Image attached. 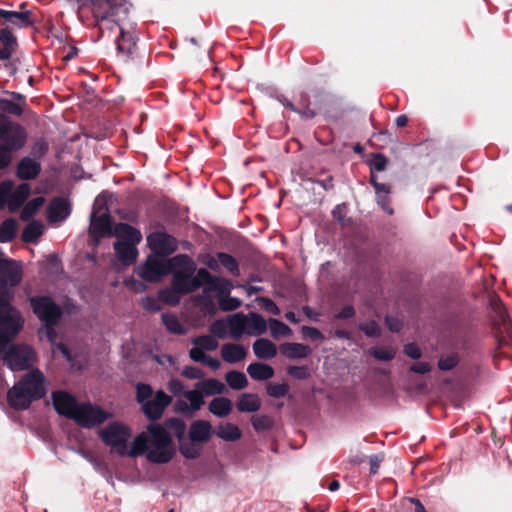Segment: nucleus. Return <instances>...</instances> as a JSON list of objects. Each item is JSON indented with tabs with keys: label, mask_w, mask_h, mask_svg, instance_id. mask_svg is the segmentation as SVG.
Wrapping results in <instances>:
<instances>
[{
	"label": "nucleus",
	"mask_w": 512,
	"mask_h": 512,
	"mask_svg": "<svg viewBox=\"0 0 512 512\" xmlns=\"http://www.w3.org/2000/svg\"><path fill=\"white\" fill-rule=\"evenodd\" d=\"M232 289V283L230 280L224 277L215 276L213 281L205 290L208 292H217L220 295H229Z\"/></svg>",
	"instance_id": "obj_42"
},
{
	"label": "nucleus",
	"mask_w": 512,
	"mask_h": 512,
	"mask_svg": "<svg viewBox=\"0 0 512 512\" xmlns=\"http://www.w3.org/2000/svg\"><path fill=\"white\" fill-rule=\"evenodd\" d=\"M210 333L214 337L225 339L227 337V324L221 319L215 320L210 326Z\"/></svg>",
	"instance_id": "obj_57"
},
{
	"label": "nucleus",
	"mask_w": 512,
	"mask_h": 512,
	"mask_svg": "<svg viewBox=\"0 0 512 512\" xmlns=\"http://www.w3.org/2000/svg\"><path fill=\"white\" fill-rule=\"evenodd\" d=\"M230 335L233 339L238 340L244 334L248 326V316L243 313H236L228 317Z\"/></svg>",
	"instance_id": "obj_28"
},
{
	"label": "nucleus",
	"mask_w": 512,
	"mask_h": 512,
	"mask_svg": "<svg viewBox=\"0 0 512 512\" xmlns=\"http://www.w3.org/2000/svg\"><path fill=\"white\" fill-rule=\"evenodd\" d=\"M167 431L170 430L172 434L177 438L178 441V449L181 453V447L183 444H186V423L178 418V417H169L165 419L164 424L162 425Z\"/></svg>",
	"instance_id": "obj_23"
},
{
	"label": "nucleus",
	"mask_w": 512,
	"mask_h": 512,
	"mask_svg": "<svg viewBox=\"0 0 512 512\" xmlns=\"http://www.w3.org/2000/svg\"><path fill=\"white\" fill-rule=\"evenodd\" d=\"M302 334L305 338H308L312 341H322L324 339L323 334L319 329L311 326H302L301 328Z\"/></svg>",
	"instance_id": "obj_63"
},
{
	"label": "nucleus",
	"mask_w": 512,
	"mask_h": 512,
	"mask_svg": "<svg viewBox=\"0 0 512 512\" xmlns=\"http://www.w3.org/2000/svg\"><path fill=\"white\" fill-rule=\"evenodd\" d=\"M45 203V198L42 196H38L30 200L26 205L23 207L20 218L23 221L30 220L42 207V205Z\"/></svg>",
	"instance_id": "obj_41"
},
{
	"label": "nucleus",
	"mask_w": 512,
	"mask_h": 512,
	"mask_svg": "<svg viewBox=\"0 0 512 512\" xmlns=\"http://www.w3.org/2000/svg\"><path fill=\"white\" fill-rule=\"evenodd\" d=\"M141 306L148 312H158L161 309L159 301L153 296H145L141 299Z\"/></svg>",
	"instance_id": "obj_61"
},
{
	"label": "nucleus",
	"mask_w": 512,
	"mask_h": 512,
	"mask_svg": "<svg viewBox=\"0 0 512 512\" xmlns=\"http://www.w3.org/2000/svg\"><path fill=\"white\" fill-rule=\"evenodd\" d=\"M261 407V400L257 394L242 393L236 402V408L239 412H256Z\"/></svg>",
	"instance_id": "obj_27"
},
{
	"label": "nucleus",
	"mask_w": 512,
	"mask_h": 512,
	"mask_svg": "<svg viewBox=\"0 0 512 512\" xmlns=\"http://www.w3.org/2000/svg\"><path fill=\"white\" fill-rule=\"evenodd\" d=\"M48 148L49 146L47 141L43 138H40L33 144L31 148V155L35 159H40L47 153Z\"/></svg>",
	"instance_id": "obj_59"
},
{
	"label": "nucleus",
	"mask_w": 512,
	"mask_h": 512,
	"mask_svg": "<svg viewBox=\"0 0 512 512\" xmlns=\"http://www.w3.org/2000/svg\"><path fill=\"white\" fill-rule=\"evenodd\" d=\"M225 380L228 386L233 390L245 389L249 382L246 375L243 372L237 370H231L226 373Z\"/></svg>",
	"instance_id": "obj_34"
},
{
	"label": "nucleus",
	"mask_w": 512,
	"mask_h": 512,
	"mask_svg": "<svg viewBox=\"0 0 512 512\" xmlns=\"http://www.w3.org/2000/svg\"><path fill=\"white\" fill-rule=\"evenodd\" d=\"M0 110L14 116H21L23 114V108L18 103L6 98H0Z\"/></svg>",
	"instance_id": "obj_50"
},
{
	"label": "nucleus",
	"mask_w": 512,
	"mask_h": 512,
	"mask_svg": "<svg viewBox=\"0 0 512 512\" xmlns=\"http://www.w3.org/2000/svg\"><path fill=\"white\" fill-rule=\"evenodd\" d=\"M299 104H300L301 108H298V114L302 118L313 119L318 114L316 109L311 108L310 98L306 92L300 93Z\"/></svg>",
	"instance_id": "obj_44"
},
{
	"label": "nucleus",
	"mask_w": 512,
	"mask_h": 512,
	"mask_svg": "<svg viewBox=\"0 0 512 512\" xmlns=\"http://www.w3.org/2000/svg\"><path fill=\"white\" fill-rule=\"evenodd\" d=\"M111 195L108 192L100 193L94 200L93 211L95 214H101V212H109L108 199Z\"/></svg>",
	"instance_id": "obj_52"
},
{
	"label": "nucleus",
	"mask_w": 512,
	"mask_h": 512,
	"mask_svg": "<svg viewBox=\"0 0 512 512\" xmlns=\"http://www.w3.org/2000/svg\"><path fill=\"white\" fill-rule=\"evenodd\" d=\"M248 316L250 318V321L248 320V325L252 328V331H246L247 334L254 336L264 334L267 330V321L265 318L256 312H250Z\"/></svg>",
	"instance_id": "obj_35"
},
{
	"label": "nucleus",
	"mask_w": 512,
	"mask_h": 512,
	"mask_svg": "<svg viewBox=\"0 0 512 512\" xmlns=\"http://www.w3.org/2000/svg\"><path fill=\"white\" fill-rule=\"evenodd\" d=\"M191 342L193 345L200 347L203 351H214L218 348V342L210 335L194 337Z\"/></svg>",
	"instance_id": "obj_48"
},
{
	"label": "nucleus",
	"mask_w": 512,
	"mask_h": 512,
	"mask_svg": "<svg viewBox=\"0 0 512 512\" xmlns=\"http://www.w3.org/2000/svg\"><path fill=\"white\" fill-rule=\"evenodd\" d=\"M146 453L147 460L156 464L170 462L175 453V445L170 433L160 424H149L147 432L138 434L129 451L130 457Z\"/></svg>",
	"instance_id": "obj_1"
},
{
	"label": "nucleus",
	"mask_w": 512,
	"mask_h": 512,
	"mask_svg": "<svg viewBox=\"0 0 512 512\" xmlns=\"http://www.w3.org/2000/svg\"><path fill=\"white\" fill-rule=\"evenodd\" d=\"M147 245L157 256L167 257L178 249L177 239L166 232H152L147 236Z\"/></svg>",
	"instance_id": "obj_11"
},
{
	"label": "nucleus",
	"mask_w": 512,
	"mask_h": 512,
	"mask_svg": "<svg viewBox=\"0 0 512 512\" xmlns=\"http://www.w3.org/2000/svg\"><path fill=\"white\" fill-rule=\"evenodd\" d=\"M458 362L459 358L458 355L455 353L446 356H441L438 361V368L441 371H450L457 366Z\"/></svg>",
	"instance_id": "obj_53"
},
{
	"label": "nucleus",
	"mask_w": 512,
	"mask_h": 512,
	"mask_svg": "<svg viewBox=\"0 0 512 512\" xmlns=\"http://www.w3.org/2000/svg\"><path fill=\"white\" fill-rule=\"evenodd\" d=\"M232 401L227 397H216L210 401L208 410L219 418H224L232 411Z\"/></svg>",
	"instance_id": "obj_30"
},
{
	"label": "nucleus",
	"mask_w": 512,
	"mask_h": 512,
	"mask_svg": "<svg viewBox=\"0 0 512 512\" xmlns=\"http://www.w3.org/2000/svg\"><path fill=\"white\" fill-rule=\"evenodd\" d=\"M346 212L347 206L345 203L336 205L332 210L333 218L338 221L339 224L344 226L346 224Z\"/></svg>",
	"instance_id": "obj_64"
},
{
	"label": "nucleus",
	"mask_w": 512,
	"mask_h": 512,
	"mask_svg": "<svg viewBox=\"0 0 512 512\" xmlns=\"http://www.w3.org/2000/svg\"><path fill=\"white\" fill-rule=\"evenodd\" d=\"M137 41L138 37L133 30L120 28V35L115 40L118 53L130 56L136 48Z\"/></svg>",
	"instance_id": "obj_19"
},
{
	"label": "nucleus",
	"mask_w": 512,
	"mask_h": 512,
	"mask_svg": "<svg viewBox=\"0 0 512 512\" xmlns=\"http://www.w3.org/2000/svg\"><path fill=\"white\" fill-rule=\"evenodd\" d=\"M257 300H258L259 304L261 305V307L268 313L273 314V315L280 314V310H279L278 306L270 298L259 297Z\"/></svg>",
	"instance_id": "obj_62"
},
{
	"label": "nucleus",
	"mask_w": 512,
	"mask_h": 512,
	"mask_svg": "<svg viewBox=\"0 0 512 512\" xmlns=\"http://www.w3.org/2000/svg\"><path fill=\"white\" fill-rule=\"evenodd\" d=\"M26 7L25 3L20 5L22 11H14L11 24L18 28L30 27L34 25V20L31 19L32 11L23 10Z\"/></svg>",
	"instance_id": "obj_40"
},
{
	"label": "nucleus",
	"mask_w": 512,
	"mask_h": 512,
	"mask_svg": "<svg viewBox=\"0 0 512 512\" xmlns=\"http://www.w3.org/2000/svg\"><path fill=\"white\" fill-rule=\"evenodd\" d=\"M30 192V185L27 183H21L11 194V199L9 200L10 212L17 211L25 203Z\"/></svg>",
	"instance_id": "obj_29"
},
{
	"label": "nucleus",
	"mask_w": 512,
	"mask_h": 512,
	"mask_svg": "<svg viewBox=\"0 0 512 512\" xmlns=\"http://www.w3.org/2000/svg\"><path fill=\"white\" fill-rule=\"evenodd\" d=\"M195 388L202 390L205 395L221 394L225 390L224 384L214 378L197 382Z\"/></svg>",
	"instance_id": "obj_36"
},
{
	"label": "nucleus",
	"mask_w": 512,
	"mask_h": 512,
	"mask_svg": "<svg viewBox=\"0 0 512 512\" xmlns=\"http://www.w3.org/2000/svg\"><path fill=\"white\" fill-rule=\"evenodd\" d=\"M27 136L23 126L13 122L7 115L0 112V146L17 152L25 146Z\"/></svg>",
	"instance_id": "obj_6"
},
{
	"label": "nucleus",
	"mask_w": 512,
	"mask_h": 512,
	"mask_svg": "<svg viewBox=\"0 0 512 512\" xmlns=\"http://www.w3.org/2000/svg\"><path fill=\"white\" fill-rule=\"evenodd\" d=\"M168 258L157 255H149L144 264L138 268V275L145 281L155 283L168 275Z\"/></svg>",
	"instance_id": "obj_10"
},
{
	"label": "nucleus",
	"mask_w": 512,
	"mask_h": 512,
	"mask_svg": "<svg viewBox=\"0 0 512 512\" xmlns=\"http://www.w3.org/2000/svg\"><path fill=\"white\" fill-rule=\"evenodd\" d=\"M388 159L382 153L373 154V159L369 162L370 172H382L387 168Z\"/></svg>",
	"instance_id": "obj_51"
},
{
	"label": "nucleus",
	"mask_w": 512,
	"mask_h": 512,
	"mask_svg": "<svg viewBox=\"0 0 512 512\" xmlns=\"http://www.w3.org/2000/svg\"><path fill=\"white\" fill-rule=\"evenodd\" d=\"M161 318L164 326L170 333L175 335H184L186 333L185 327L174 314L163 313Z\"/></svg>",
	"instance_id": "obj_39"
},
{
	"label": "nucleus",
	"mask_w": 512,
	"mask_h": 512,
	"mask_svg": "<svg viewBox=\"0 0 512 512\" xmlns=\"http://www.w3.org/2000/svg\"><path fill=\"white\" fill-rule=\"evenodd\" d=\"M213 435V428L207 420H195L188 430L186 444L181 447V455L185 459L195 460L202 453V445L208 443Z\"/></svg>",
	"instance_id": "obj_4"
},
{
	"label": "nucleus",
	"mask_w": 512,
	"mask_h": 512,
	"mask_svg": "<svg viewBox=\"0 0 512 512\" xmlns=\"http://www.w3.org/2000/svg\"><path fill=\"white\" fill-rule=\"evenodd\" d=\"M247 353V349L241 344L226 343L221 347L222 359L230 364L242 361L247 356Z\"/></svg>",
	"instance_id": "obj_22"
},
{
	"label": "nucleus",
	"mask_w": 512,
	"mask_h": 512,
	"mask_svg": "<svg viewBox=\"0 0 512 512\" xmlns=\"http://www.w3.org/2000/svg\"><path fill=\"white\" fill-rule=\"evenodd\" d=\"M110 417L111 414L101 407L87 402L79 405L72 420L79 426L90 429L104 423Z\"/></svg>",
	"instance_id": "obj_9"
},
{
	"label": "nucleus",
	"mask_w": 512,
	"mask_h": 512,
	"mask_svg": "<svg viewBox=\"0 0 512 512\" xmlns=\"http://www.w3.org/2000/svg\"><path fill=\"white\" fill-rule=\"evenodd\" d=\"M43 234V224L34 220L30 222L22 231L21 240L24 243H35Z\"/></svg>",
	"instance_id": "obj_33"
},
{
	"label": "nucleus",
	"mask_w": 512,
	"mask_h": 512,
	"mask_svg": "<svg viewBox=\"0 0 512 512\" xmlns=\"http://www.w3.org/2000/svg\"><path fill=\"white\" fill-rule=\"evenodd\" d=\"M189 293H186V291L176 289L175 286H172L170 288H164L159 291L158 297L159 300L163 303L170 305V306H176L180 303L181 297L184 295H188Z\"/></svg>",
	"instance_id": "obj_32"
},
{
	"label": "nucleus",
	"mask_w": 512,
	"mask_h": 512,
	"mask_svg": "<svg viewBox=\"0 0 512 512\" xmlns=\"http://www.w3.org/2000/svg\"><path fill=\"white\" fill-rule=\"evenodd\" d=\"M153 395V389L149 384L138 383L136 385V400L138 403L143 404L149 400Z\"/></svg>",
	"instance_id": "obj_54"
},
{
	"label": "nucleus",
	"mask_w": 512,
	"mask_h": 512,
	"mask_svg": "<svg viewBox=\"0 0 512 512\" xmlns=\"http://www.w3.org/2000/svg\"><path fill=\"white\" fill-rule=\"evenodd\" d=\"M112 218L110 212L101 214L91 213L90 216V234L95 238L112 237Z\"/></svg>",
	"instance_id": "obj_14"
},
{
	"label": "nucleus",
	"mask_w": 512,
	"mask_h": 512,
	"mask_svg": "<svg viewBox=\"0 0 512 512\" xmlns=\"http://www.w3.org/2000/svg\"><path fill=\"white\" fill-rule=\"evenodd\" d=\"M215 434L218 438L228 442L237 441L242 436L241 430L235 424L229 422L218 425Z\"/></svg>",
	"instance_id": "obj_31"
},
{
	"label": "nucleus",
	"mask_w": 512,
	"mask_h": 512,
	"mask_svg": "<svg viewBox=\"0 0 512 512\" xmlns=\"http://www.w3.org/2000/svg\"><path fill=\"white\" fill-rule=\"evenodd\" d=\"M171 402L172 397L163 390H159L152 399L142 404V411L149 420L156 421L162 417L165 408L169 406Z\"/></svg>",
	"instance_id": "obj_12"
},
{
	"label": "nucleus",
	"mask_w": 512,
	"mask_h": 512,
	"mask_svg": "<svg viewBox=\"0 0 512 512\" xmlns=\"http://www.w3.org/2000/svg\"><path fill=\"white\" fill-rule=\"evenodd\" d=\"M287 373L297 380H306L310 377L307 366H288Z\"/></svg>",
	"instance_id": "obj_58"
},
{
	"label": "nucleus",
	"mask_w": 512,
	"mask_h": 512,
	"mask_svg": "<svg viewBox=\"0 0 512 512\" xmlns=\"http://www.w3.org/2000/svg\"><path fill=\"white\" fill-rule=\"evenodd\" d=\"M290 387L286 382L283 383H272L269 382L266 384V392L270 397L273 398H282L289 396Z\"/></svg>",
	"instance_id": "obj_47"
},
{
	"label": "nucleus",
	"mask_w": 512,
	"mask_h": 512,
	"mask_svg": "<svg viewBox=\"0 0 512 512\" xmlns=\"http://www.w3.org/2000/svg\"><path fill=\"white\" fill-rule=\"evenodd\" d=\"M219 301V306L222 311H233L239 308L242 304L241 300L236 297H231L229 295H225Z\"/></svg>",
	"instance_id": "obj_56"
},
{
	"label": "nucleus",
	"mask_w": 512,
	"mask_h": 512,
	"mask_svg": "<svg viewBox=\"0 0 512 512\" xmlns=\"http://www.w3.org/2000/svg\"><path fill=\"white\" fill-rule=\"evenodd\" d=\"M33 313L43 324L57 325L62 317L61 307L49 296H34L29 299Z\"/></svg>",
	"instance_id": "obj_8"
},
{
	"label": "nucleus",
	"mask_w": 512,
	"mask_h": 512,
	"mask_svg": "<svg viewBox=\"0 0 512 512\" xmlns=\"http://www.w3.org/2000/svg\"><path fill=\"white\" fill-rule=\"evenodd\" d=\"M216 256L220 265L223 266L232 276L238 277L240 275L239 263L234 256L226 252H218Z\"/></svg>",
	"instance_id": "obj_37"
},
{
	"label": "nucleus",
	"mask_w": 512,
	"mask_h": 512,
	"mask_svg": "<svg viewBox=\"0 0 512 512\" xmlns=\"http://www.w3.org/2000/svg\"><path fill=\"white\" fill-rule=\"evenodd\" d=\"M47 388L44 374L36 369L26 373L7 392L10 407L22 411L29 408L31 403L46 395Z\"/></svg>",
	"instance_id": "obj_2"
},
{
	"label": "nucleus",
	"mask_w": 512,
	"mask_h": 512,
	"mask_svg": "<svg viewBox=\"0 0 512 512\" xmlns=\"http://www.w3.org/2000/svg\"><path fill=\"white\" fill-rule=\"evenodd\" d=\"M17 222L14 218H8L0 224V243L11 242L16 236Z\"/></svg>",
	"instance_id": "obj_38"
},
{
	"label": "nucleus",
	"mask_w": 512,
	"mask_h": 512,
	"mask_svg": "<svg viewBox=\"0 0 512 512\" xmlns=\"http://www.w3.org/2000/svg\"><path fill=\"white\" fill-rule=\"evenodd\" d=\"M53 407L59 415L73 419L77 408L80 404L77 403L75 397L65 391H55L52 393Z\"/></svg>",
	"instance_id": "obj_13"
},
{
	"label": "nucleus",
	"mask_w": 512,
	"mask_h": 512,
	"mask_svg": "<svg viewBox=\"0 0 512 512\" xmlns=\"http://www.w3.org/2000/svg\"><path fill=\"white\" fill-rule=\"evenodd\" d=\"M136 245L137 244L121 242V241H116L113 244L115 253H116L119 261L123 265L130 266L137 260L138 249H137Z\"/></svg>",
	"instance_id": "obj_18"
},
{
	"label": "nucleus",
	"mask_w": 512,
	"mask_h": 512,
	"mask_svg": "<svg viewBox=\"0 0 512 512\" xmlns=\"http://www.w3.org/2000/svg\"><path fill=\"white\" fill-rule=\"evenodd\" d=\"M251 424L258 433L269 431L274 426V420L269 415H254L251 418Z\"/></svg>",
	"instance_id": "obj_46"
},
{
	"label": "nucleus",
	"mask_w": 512,
	"mask_h": 512,
	"mask_svg": "<svg viewBox=\"0 0 512 512\" xmlns=\"http://www.w3.org/2000/svg\"><path fill=\"white\" fill-rule=\"evenodd\" d=\"M167 271L172 275L171 285L176 289L193 293L199 289V282L195 279L196 263L187 254H177L168 258Z\"/></svg>",
	"instance_id": "obj_3"
},
{
	"label": "nucleus",
	"mask_w": 512,
	"mask_h": 512,
	"mask_svg": "<svg viewBox=\"0 0 512 512\" xmlns=\"http://www.w3.org/2000/svg\"><path fill=\"white\" fill-rule=\"evenodd\" d=\"M113 236L121 239V242L139 244L142 241L141 232L128 223H117L114 227Z\"/></svg>",
	"instance_id": "obj_20"
},
{
	"label": "nucleus",
	"mask_w": 512,
	"mask_h": 512,
	"mask_svg": "<svg viewBox=\"0 0 512 512\" xmlns=\"http://www.w3.org/2000/svg\"><path fill=\"white\" fill-rule=\"evenodd\" d=\"M91 3L92 6L97 9L101 8L102 3L107 5L106 11L100 12L97 10L94 12V16L100 20H106L119 13L127 14L131 6L128 0H91Z\"/></svg>",
	"instance_id": "obj_15"
},
{
	"label": "nucleus",
	"mask_w": 512,
	"mask_h": 512,
	"mask_svg": "<svg viewBox=\"0 0 512 512\" xmlns=\"http://www.w3.org/2000/svg\"><path fill=\"white\" fill-rule=\"evenodd\" d=\"M253 352L259 359H272L277 354V347L269 339L259 338L253 343Z\"/></svg>",
	"instance_id": "obj_26"
},
{
	"label": "nucleus",
	"mask_w": 512,
	"mask_h": 512,
	"mask_svg": "<svg viewBox=\"0 0 512 512\" xmlns=\"http://www.w3.org/2000/svg\"><path fill=\"white\" fill-rule=\"evenodd\" d=\"M215 276H213L206 268H196L195 279L200 283L199 289L205 285L208 287L210 283L213 281Z\"/></svg>",
	"instance_id": "obj_60"
},
{
	"label": "nucleus",
	"mask_w": 512,
	"mask_h": 512,
	"mask_svg": "<svg viewBox=\"0 0 512 512\" xmlns=\"http://www.w3.org/2000/svg\"><path fill=\"white\" fill-rule=\"evenodd\" d=\"M41 173L40 162L32 159L31 157H23L16 168V176L20 180H33L36 179Z\"/></svg>",
	"instance_id": "obj_17"
},
{
	"label": "nucleus",
	"mask_w": 512,
	"mask_h": 512,
	"mask_svg": "<svg viewBox=\"0 0 512 512\" xmlns=\"http://www.w3.org/2000/svg\"><path fill=\"white\" fill-rule=\"evenodd\" d=\"M247 373L255 381H265L275 374L274 368L264 362H253L248 365Z\"/></svg>",
	"instance_id": "obj_25"
},
{
	"label": "nucleus",
	"mask_w": 512,
	"mask_h": 512,
	"mask_svg": "<svg viewBox=\"0 0 512 512\" xmlns=\"http://www.w3.org/2000/svg\"><path fill=\"white\" fill-rule=\"evenodd\" d=\"M17 47V39L9 28L0 29V60H9Z\"/></svg>",
	"instance_id": "obj_21"
},
{
	"label": "nucleus",
	"mask_w": 512,
	"mask_h": 512,
	"mask_svg": "<svg viewBox=\"0 0 512 512\" xmlns=\"http://www.w3.org/2000/svg\"><path fill=\"white\" fill-rule=\"evenodd\" d=\"M203 395L204 393L202 390L198 388L185 392V398L190 402V408L192 412L199 410L204 404Z\"/></svg>",
	"instance_id": "obj_49"
},
{
	"label": "nucleus",
	"mask_w": 512,
	"mask_h": 512,
	"mask_svg": "<svg viewBox=\"0 0 512 512\" xmlns=\"http://www.w3.org/2000/svg\"><path fill=\"white\" fill-rule=\"evenodd\" d=\"M268 322L271 336L273 338L277 339L279 337H290L292 335L291 328L284 322L275 318H270Z\"/></svg>",
	"instance_id": "obj_43"
},
{
	"label": "nucleus",
	"mask_w": 512,
	"mask_h": 512,
	"mask_svg": "<svg viewBox=\"0 0 512 512\" xmlns=\"http://www.w3.org/2000/svg\"><path fill=\"white\" fill-rule=\"evenodd\" d=\"M369 354L379 361H391L396 356V349L392 346H375L370 348Z\"/></svg>",
	"instance_id": "obj_45"
},
{
	"label": "nucleus",
	"mask_w": 512,
	"mask_h": 512,
	"mask_svg": "<svg viewBox=\"0 0 512 512\" xmlns=\"http://www.w3.org/2000/svg\"><path fill=\"white\" fill-rule=\"evenodd\" d=\"M131 436V431L128 426L121 422L114 421L109 423L99 433L102 442L111 447V451L120 456H129L127 447L128 439Z\"/></svg>",
	"instance_id": "obj_5"
},
{
	"label": "nucleus",
	"mask_w": 512,
	"mask_h": 512,
	"mask_svg": "<svg viewBox=\"0 0 512 512\" xmlns=\"http://www.w3.org/2000/svg\"><path fill=\"white\" fill-rule=\"evenodd\" d=\"M359 329L368 337H379L381 335L380 327L374 320L361 323Z\"/></svg>",
	"instance_id": "obj_55"
},
{
	"label": "nucleus",
	"mask_w": 512,
	"mask_h": 512,
	"mask_svg": "<svg viewBox=\"0 0 512 512\" xmlns=\"http://www.w3.org/2000/svg\"><path fill=\"white\" fill-rule=\"evenodd\" d=\"M9 341L0 352V359L12 371H23L33 366L36 360V353L32 347L26 344L13 345L8 351H5Z\"/></svg>",
	"instance_id": "obj_7"
},
{
	"label": "nucleus",
	"mask_w": 512,
	"mask_h": 512,
	"mask_svg": "<svg viewBox=\"0 0 512 512\" xmlns=\"http://www.w3.org/2000/svg\"><path fill=\"white\" fill-rule=\"evenodd\" d=\"M280 352L288 359H303L310 353L309 346L301 343L286 342L280 345Z\"/></svg>",
	"instance_id": "obj_24"
},
{
	"label": "nucleus",
	"mask_w": 512,
	"mask_h": 512,
	"mask_svg": "<svg viewBox=\"0 0 512 512\" xmlns=\"http://www.w3.org/2000/svg\"><path fill=\"white\" fill-rule=\"evenodd\" d=\"M71 204L68 199L63 197L53 198L47 208L48 220L53 222H60L65 220L71 214Z\"/></svg>",
	"instance_id": "obj_16"
}]
</instances>
